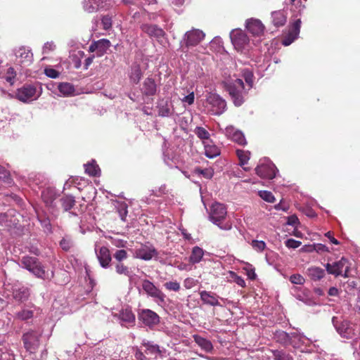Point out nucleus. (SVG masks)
<instances>
[{"mask_svg":"<svg viewBox=\"0 0 360 360\" xmlns=\"http://www.w3.org/2000/svg\"><path fill=\"white\" fill-rule=\"evenodd\" d=\"M21 266L26 269L36 277L45 279L46 271L39 260L32 256H23L20 259Z\"/></svg>","mask_w":360,"mask_h":360,"instance_id":"nucleus-1","label":"nucleus"},{"mask_svg":"<svg viewBox=\"0 0 360 360\" xmlns=\"http://www.w3.org/2000/svg\"><path fill=\"white\" fill-rule=\"evenodd\" d=\"M41 93V87L38 85L26 84L16 90L15 98L23 103H29L37 100Z\"/></svg>","mask_w":360,"mask_h":360,"instance_id":"nucleus-2","label":"nucleus"},{"mask_svg":"<svg viewBox=\"0 0 360 360\" xmlns=\"http://www.w3.org/2000/svg\"><path fill=\"white\" fill-rule=\"evenodd\" d=\"M205 108L212 115H221L226 108V103L216 94H209L206 98Z\"/></svg>","mask_w":360,"mask_h":360,"instance_id":"nucleus-3","label":"nucleus"},{"mask_svg":"<svg viewBox=\"0 0 360 360\" xmlns=\"http://www.w3.org/2000/svg\"><path fill=\"white\" fill-rule=\"evenodd\" d=\"M226 89L236 106L239 107L244 103V83L241 79L226 84Z\"/></svg>","mask_w":360,"mask_h":360,"instance_id":"nucleus-4","label":"nucleus"},{"mask_svg":"<svg viewBox=\"0 0 360 360\" xmlns=\"http://www.w3.org/2000/svg\"><path fill=\"white\" fill-rule=\"evenodd\" d=\"M227 211L226 207L224 204L219 202L214 203L210 208V220L221 229L229 230L231 225L226 224L224 226H221V223L225 219Z\"/></svg>","mask_w":360,"mask_h":360,"instance_id":"nucleus-5","label":"nucleus"},{"mask_svg":"<svg viewBox=\"0 0 360 360\" xmlns=\"http://www.w3.org/2000/svg\"><path fill=\"white\" fill-rule=\"evenodd\" d=\"M348 264V260L345 257H342L341 259L333 264L327 263L325 267L330 274L335 275V276L341 275L345 278H348L350 276Z\"/></svg>","mask_w":360,"mask_h":360,"instance_id":"nucleus-6","label":"nucleus"},{"mask_svg":"<svg viewBox=\"0 0 360 360\" xmlns=\"http://www.w3.org/2000/svg\"><path fill=\"white\" fill-rule=\"evenodd\" d=\"M231 42L238 51H243L249 44V37L240 29H235L230 33Z\"/></svg>","mask_w":360,"mask_h":360,"instance_id":"nucleus-7","label":"nucleus"},{"mask_svg":"<svg viewBox=\"0 0 360 360\" xmlns=\"http://www.w3.org/2000/svg\"><path fill=\"white\" fill-rule=\"evenodd\" d=\"M40 334L35 331H30L22 336L24 346L27 351L34 353L39 346Z\"/></svg>","mask_w":360,"mask_h":360,"instance_id":"nucleus-8","label":"nucleus"},{"mask_svg":"<svg viewBox=\"0 0 360 360\" xmlns=\"http://www.w3.org/2000/svg\"><path fill=\"white\" fill-rule=\"evenodd\" d=\"M95 252L100 265L104 269L108 268L112 261L109 249L105 246H102L99 249L96 248Z\"/></svg>","mask_w":360,"mask_h":360,"instance_id":"nucleus-9","label":"nucleus"},{"mask_svg":"<svg viewBox=\"0 0 360 360\" xmlns=\"http://www.w3.org/2000/svg\"><path fill=\"white\" fill-rule=\"evenodd\" d=\"M256 174L262 179H272L276 176L275 167L270 163L259 165L255 168Z\"/></svg>","mask_w":360,"mask_h":360,"instance_id":"nucleus-10","label":"nucleus"},{"mask_svg":"<svg viewBox=\"0 0 360 360\" xmlns=\"http://www.w3.org/2000/svg\"><path fill=\"white\" fill-rule=\"evenodd\" d=\"M138 316L139 319L149 328H152L155 325L158 319L157 314L150 309H141Z\"/></svg>","mask_w":360,"mask_h":360,"instance_id":"nucleus-11","label":"nucleus"},{"mask_svg":"<svg viewBox=\"0 0 360 360\" xmlns=\"http://www.w3.org/2000/svg\"><path fill=\"white\" fill-rule=\"evenodd\" d=\"M111 44L108 39H102L96 41H94L89 47V52H96L97 56H101L110 48Z\"/></svg>","mask_w":360,"mask_h":360,"instance_id":"nucleus-12","label":"nucleus"},{"mask_svg":"<svg viewBox=\"0 0 360 360\" xmlns=\"http://www.w3.org/2000/svg\"><path fill=\"white\" fill-rule=\"evenodd\" d=\"M247 30L254 36H260L264 32V25L258 19L250 18L246 22Z\"/></svg>","mask_w":360,"mask_h":360,"instance_id":"nucleus-13","label":"nucleus"},{"mask_svg":"<svg viewBox=\"0 0 360 360\" xmlns=\"http://www.w3.org/2000/svg\"><path fill=\"white\" fill-rule=\"evenodd\" d=\"M336 330L344 338L351 339L355 335L352 324L347 321H343L339 325L336 326Z\"/></svg>","mask_w":360,"mask_h":360,"instance_id":"nucleus-14","label":"nucleus"},{"mask_svg":"<svg viewBox=\"0 0 360 360\" xmlns=\"http://www.w3.org/2000/svg\"><path fill=\"white\" fill-rule=\"evenodd\" d=\"M155 253V249L148 245H141L134 250V256L137 258L149 260Z\"/></svg>","mask_w":360,"mask_h":360,"instance_id":"nucleus-15","label":"nucleus"},{"mask_svg":"<svg viewBox=\"0 0 360 360\" xmlns=\"http://www.w3.org/2000/svg\"><path fill=\"white\" fill-rule=\"evenodd\" d=\"M226 136L240 145H245L246 141L243 134L236 129L233 126H229L225 129Z\"/></svg>","mask_w":360,"mask_h":360,"instance_id":"nucleus-16","label":"nucleus"},{"mask_svg":"<svg viewBox=\"0 0 360 360\" xmlns=\"http://www.w3.org/2000/svg\"><path fill=\"white\" fill-rule=\"evenodd\" d=\"M186 36V46H195L203 39L204 34L198 30H195L188 32Z\"/></svg>","mask_w":360,"mask_h":360,"instance_id":"nucleus-17","label":"nucleus"},{"mask_svg":"<svg viewBox=\"0 0 360 360\" xmlns=\"http://www.w3.org/2000/svg\"><path fill=\"white\" fill-rule=\"evenodd\" d=\"M301 27V20L297 19L291 26L288 36L283 40L284 46H289L297 37Z\"/></svg>","mask_w":360,"mask_h":360,"instance_id":"nucleus-18","label":"nucleus"},{"mask_svg":"<svg viewBox=\"0 0 360 360\" xmlns=\"http://www.w3.org/2000/svg\"><path fill=\"white\" fill-rule=\"evenodd\" d=\"M16 57L20 59L19 62L22 64L29 65L32 63L33 54L31 50L25 46L19 48L16 53Z\"/></svg>","mask_w":360,"mask_h":360,"instance_id":"nucleus-19","label":"nucleus"},{"mask_svg":"<svg viewBox=\"0 0 360 360\" xmlns=\"http://www.w3.org/2000/svg\"><path fill=\"white\" fill-rule=\"evenodd\" d=\"M107 0H84V9L88 13H93L99 8H104Z\"/></svg>","mask_w":360,"mask_h":360,"instance_id":"nucleus-20","label":"nucleus"},{"mask_svg":"<svg viewBox=\"0 0 360 360\" xmlns=\"http://www.w3.org/2000/svg\"><path fill=\"white\" fill-rule=\"evenodd\" d=\"M200 300L204 304H209L213 307L220 306V303L218 301V296L216 294L202 290L200 292Z\"/></svg>","mask_w":360,"mask_h":360,"instance_id":"nucleus-21","label":"nucleus"},{"mask_svg":"<svg viewBox=\"0 0 360 360\" xmlns=\"http://www.w3.org/2000/svg\"><path fill=\"white\" fill-rule=\"evenodd\" d=\"M42 199L47 207L53 209V202L57 198L56 192L53 188H46L41 193Z\"/></svg>","mask_w":360,"mask_h":360,"instance_id":"nucleus-22","label":"nucleus"},{"mask_svg":"<svg viewBox=\"0 0 360 360\" xmlns=\"http://www.w3.org/2000/svg\"><path fill=\"white\" fill-rule=\"evenodd\" d=\"M13 298L19 302H25L30 297V290L27 287L15 288L13 290Z\"/></svg>","mask_w":360,"mask_h":360,"instance_id":"nucleus-23","label":"nucleus"},{"mask_svg":"<svg viewBox=\"0 0 360 360\" xmlns=\"http://www.w3.org/2000/svg\"><path fill=\"white\" fill-rule=\"evenodd\" d=\"M307 275L313 281H319L325 276V271L321 267L311 266L307 269Z\"/></svg>","mask_w":360,"mask_h":360,"instance_id":"nucleus-24","label":"nucleus"},{"mask_svg":"<svg viewBox=\"0 0 360 360\" xmlns=\"http://www.w3.org/2000/svg\"><path fill=\"white\" fill-rule=\"evenodd\" d=\"M271 18L272 22L276 27L283 26L286 22V16L283 11L272 12Z\"/></svg>","mask_w":360,"mask_h":360,"instance_id":"nucleus-25","label":"nucleus"},{"mask_svg":"<svg viewBox=\"0 0 360 360\" xmlns=\"http://www.w3.org/2000/svg\"><path fill=\"white\" fill-rule=\"evenodd\" d=\"M193 338L195 343L205 351L210 352L212 350L213 346L210 340L198 335H194Z\"/></svg>","mask_w":360,"mask_h":360,"instance_id":"nucleus-26","label":"nucleus"},{"mask_svg":"<svg viewBox=\"0 0 360 360\" xmlns=\"http://www.w3.org/2000/svg\"><path fill=\"white\" fill-rule=\"evenodd\" d=\"M203 255V250L198 246H195L192 249L191 254L189 257V262L192 264L198 263L201 261Z\"/></svg>","mask_w":360,"mask_h":360,"instance_id":"nucleus-27","label":"nucleus"},{"mask_svg":"<svg viewBox=\"0 0 360 360\" xmlns=\"http://www.w3.org/2000/svg\"><path fill=\"white\" fill-rule=\"evenodd\" d=\"M61 206L65 212L70 211L75 205V198L72 195H65L60 199Z\"/></svg>","mask_w":360,"mask_h":360,"instance_id":"nucleus-28","label":"nucleus"},{"mask_svg":"<svg viewBox=\"0 0 360 360\" xmlns=\"http://www.w3.org/2000/svg\"><path fill=\"white\" fill-rule=\"evenodd\" d=\"M142 31L150 38H158V27L156 25L144 23L141 26Z\"/></svg>","mask_w":360,"mask_h":360,"instance_id":"nucleus-29","label":"nucleus"},{"mask_svg":"<svg viewBox=\"0 0 360 360\" xmlns=\"http://www.w3.org/2000/svg\"><path fill=\"white\" fill-rule=\"evenodd\" d=\"M236 154L239 160V165L243 167L244 170L249 171L250 167H244V165L248 163L250 159V153L243 150H237Z\"/></svg>","mask_w":360,"mask_h":360,"instance_id":"nucleus-30","label":"nucleus"},{"mask_svg":"<svg viewBox=\"0 0 360 360\" xmlns=\"http://www.w3.org/2000/svg\"><path fill=\"white\" fill-rule=\"evenodd\" d=\"M143 290L152 297H158V288L156 286L148 280L143 281L142 283Z\"/></svg>","mask_w":360,"mask_h":360,"instance_id":"nucleus-31","label":"nucleus"},{"mask_svg":"<svg viewBox=\"0 0 360 360\" xmlns=\"http://www.w3.org/2000/svg\"><path fill=\"white\" fill-rule=\"evenodd\" d=\"M37 218L43 228V231L47 234L51 233L52 226L50 219L44 214H38Z\"/></svg>","mask_w":360,"mask_h":360,"instance_id":"nucleus-32","label":"nucleus"},{"mask_svg":"<svg viewBox=\"0 0 360 360\" xmlns=\"http://www.w3.org/2000/svg\"><path fill=\"white\" fill-rule=\"evenodd\" d=\"M58 90L63 95L68 96L74 93L75 88L72 84L65 82L58 85Z\"/></svg>","mask_w":360,"mask_h":360,"instance_id":"nucleus-33","label":"nucleus"},{"mask_svg":"<svg viewBox=\"0 0 360 360\" xmlns=\"http://www.w3.org/2000/svg\"><path fill=\"white\" fill-rule=\"evenodd\" d=\"M156 84L154 80L147 79L144 82V92L148 95H153L155 93Z\"/></svg>","mask_w":360,"mask_h":360,"instance_id":"nucleus-34","label":"nucleus"},{"mask_svg":"<svg viewBox=\"0 0 360 360\" xmlns=\"http://www.w3.org/2000/svg\"><path fill=\"white\" fill-rule=\"evenodd\" d=\"M205 154L209 158H213L220 154L219 149L215 146H205Z\"/></svg>","mask_w":360,"mask_h":360,"instance_id":"nucleus-35","label":"nucleus"},{"mask_svg":"<svg viewBox=\"0 0 360 360\" xmlns=\"http://www.w3.org/2000/svg\"><path fill=\"white\" fill-rule=\"evenodd\" d=\"M141 77V71L139 65H135L131 67L130 79L134 83H138Z\"/></svg>","mask_w":360,"mask_h":360,"instance_id":"nucleus-36","label":"nucleus"},{"mask_svg":"<svg viewBox=\"0 0 360 360\" xmlns=\"http://www.w3.org/2000/svg\"><path fill=\"white\" fill-rule=\"evenodd\" d=\"M60 246L64 251L68 252L74 246V241L70 237L65 236L60 241Z\"/></svg>","mask_w":360,"mask_h":360,"instance_id":"nucleus-37","label":"nucleus"},{"mask_svg":"<svg viewBox=\"0 0 360 360\" xmlns=\"http://www.w3.org/2000/svg\"><path fill=\"white\" fill-rule=\"evenodd\" d=\"M85 172L89 176H96L98 174L100 169L98 166L94 163H88L84 165Z\"/></svg>","mask_w":360,"mask_h":360,"instance_id":"nucleus-38","label":"nucleus"},{"mask_svg":"<svg viewBox=\"0 0 360 360\" xmlns=\"http://www.w3.org/2000/svg\"><path fill=\"white\" fill-rule=\"evenodd\" d=\"M115 271L118 274H123L128 277L131 276V271L122 262H116Z\"/></svg>","mask_w":360,"mask_h":360,"instance_id":"nucleus-39","label":"nucleus"},{"mask_svg":"<svg viewBox=\"0 0 360 360\" xmlns=\"http://www.w3.org/2000/svg\"><path fill=\"white\" fill-rule=\"evenodd\" d=\"M194 173L196 174H202L205 178L210 179L214 175V171L211 168L201 169L196 167L194 169Z\"/></svg>","mask_w":360,"mask_h":360,"instance_id":"nucleus-40","label":"nucleus"},{"mask_svg":"<svg viewBox=\"0 0 360 360\" xmlns=\"http://www.w3.org/2000/svg\"><path fill=\"white\" fill-rule=\"evenodd\" d=\"M278 341L285 345H289L291 344V338L288 333L284 331L278 332L276 335Z\"/></svg>","mask_w":360,"mask_h":360,"instance_id":"nucleus-41","label":"nucleus"},{"mask_svg":"<svg viewBox=\"0 0 360 360\" xmlns=\"http://www.w3.org/2000/svg\"><path fill=\"white\" fill-rule=\"evenodd\" d=\"M194 131L197 136L202 140L210 139V133L204 127H197Z\"/></svg>","mask_w":360,"mask_h":360,"instance_id":"nucleus-42","label":"nucleus"},{"mask_svg":"<svg viewBox=\"0 0 360 360\" xmlns=\"http://www.w3.org/2000/svg\"><path fill=\"white\" fill-rule=\"evenodd\" d=\"M128 257V254L124 250H117L113 254V258L116 262H122Z\"/></svg>","mask_w":360,"mask_h":360,"instance_id":"nucleus-43","label":"nucleus"},{"mask_svg":"<svg viewBox=\"0 0 360 360\" xmlns=\"http://www.w3.org/2000/svg\"><path fill=\"white\" fill-rule=\"evenodd\" d=\"M259 195L265 201L268 202H274L275 198L272 193L268 191H259Z\"/></svg>","mask_w":360,"mask_h":360,"instance_id":"nucleus-44","label":"nucleus"},{"mask_svg":"<svg viewBox=\"0 0 360 360\" xmlns=\"http://www.w3.org/2000/svg\"><path fill=\"white\" fill-rule=\"evenodd\" d=\"M16 76V72L13 68H8L6 71V74L5 76V79L6 82H9L11 85L13 84L14 80Z\"/></svg>","mask_w":360,"mask_h":360,"instance_id":"nucleus-45","label":"nucleus"},{"mask_svg":"<svg viewBox=\"0 0 360 360\" xmlns=\"http://www.w3.org/2000/svg\"><path fill=\"white\" fill-rule=\"evenodd\" d=\"M16 316L22 321L28 320L33 316V311L31 310H22L17 313Z\"/></svg>","mask_w":360,"mask_h":360,"instance_id":"nucleus-46","label":"nucleus"},{"mask_svg":"<svg viewBox=\"0 0 360 360\" xmlns=\"http://www.w3.org/2000/svg\"><path fill=\"white\" fill-rule=\"evenodd\" d=\"M143 345L146 347L145 353L146 354H155L158 352V346L150 344L149 342H143Z\"/></svg>","mask_w":360,"mask_h":360,"instance_id":"nucleus-47","label":"nucleus"},{"mask_svg":"<svg viewBox=\"0 0 360 360\" xmlns=\"http://www.w3.org/2000/svg\"><path fill=\"white\" fill-rule=\"evenodd\" d=\"M290 281L293 284L303 285L305 279L302 275L295 274L290 276Z\"/></svg>","mask_w":360,"mask_h":360,"instance_id":"nucleus-48","label":"nucleus"},{"mask_svg":"<svg viewBox=\"0 0 360 360\" xmlns=\"http://www.w3.org/2000/svg\"><path fill=\"white\" fill-rule=\"evenodd\" d=\"M275 360H293L292 357L285 352L277 351L274 354Z\"/></svg>","mask_w":360,"mask_h":360,"instance_id":"nucleus-49","label":"nucleus"},{"mask_svg":"<svg viewBox=\"0 0 360 360\" xmlns=\"http://www.w3.org/2000/svg\"><path fill=\"white\" fill-rule=\"evenodd\" d=\"M164 286L168 290L177 292L180 289V284L177 281H169L164 284Z\"/></svg>","mask_w":360,"mask_h":360,"instance_id":"nucleus-50","label":"nucleus"},{"mask_svg":"<svg viewBox=\"0 0 360 360\" xmlns=\"http://www.w3.org/2000/svg\"><path fill=\"white\" fill-rule=\"evenodd\" d=\"M251 245L255 250L259 252L263 251L266 248V243L262 240H253Z\"/></svg>","mask_w":360,"mask_h":360,"instance_id":"nucleus-51","label":"nucleus"},{"mask_svg":"<svg viewBox=\"0 0 360 360\" xmlns=\"http://www.w3.org/2000/svg\"><path fill=\"white\" fill-rule=\"evenodd\" d=\"M302 243L300 241L296 240L293 238H289L285 242V245L288 248H297L301 245Z\"/></svg>","mask_w":360,"mask_h":360,"instance_id":"nucleus-52","label":"nucleus"},{"mask_svg":"<svg viewBox=\"0 0 360 360\" xmlns=\"http://www.w3.org/2000/svg\"><path fill=\"white\" fill-rule=\"evenodd\" d=\"M198 280L193 278H187L184 281V286L186 289H191L198 284Z\"/></svg>","mask_w":360,"mask_h":360,"instance_id":"nucleus-53","label":"nucleus"},{"mask_svg":"<svg viewBox=\"0 0 360 360\" xmlns=\"http://www.w3.org/2000/svg\"><path fill=\"white\" fill-rule=\"evenodd\" d=\"M122 319L126 322L131 323L135 320V316L130 311H126L122 314Z\"/></svg>","mask_w":360,"mask_h":360,"instance_id":"nucleus-54","label":"nucleus"},{"mask_svg":"<svg viewBox=\"0 0 360 360\" xmlns=\"http://www.w3.org/2000/svg\"><path fill=\"white\" fill-rule=\"evenodd\" d=\"M45 75L50 78H57L59 76V72L53 68H45Z\"/></svg>","mask_w":360,"mask_h":360,"instance_id":"nucleus-55","label":"nucleus"},{"mask_svg":"<svg viewBox=\"0 0 360 360\" xmlns=\"http://www.w3.org/2000/svg\"><path fill=\"white\" fill-rule=\"evenodd\" d=\"M101 22L103 24V29L105 30H108L112 26V20L108 15L103 16L102 18Z\"/></svg>","mask_w":360,"mask_h":360,"instance_id":"nucleus-56","label":"nucleus"},{"mask_svg":"<svg viewBox=\"0 0 360 360\" xmlns=\"http://www.w3.org/2000/svg\"><path fill=\"white\" fill-rule=\"evenodd\" d=\"M56 48V45L53 44V42H46L44 44L43 46V53L44 54H48L51 51H53Z\"/></svg>","mask_w":360,"mask_h":360,"instance_id":"nucleus-57","label":"nucleus"},{"mask_svg":"<svg viewBox=\"0 0 360 360\" xmlns=\"http://www.w3.org/2000/svg\"><path fill=\"white\" fill-rule=\"evenodd\" d=\"M10 179V173L3 166L0 165V179L7 181Z\"/></svg>","mask_w":360,"mask_h":360,"instance_id":"nucleus-58","label":"nucleus"},{"mask_svg":"<svg viewBox=\"0 0 360 360\" xmlns=\"http://www.w3.org/2000/svg\"><path fill=\"white\" fill-rule=\"evenodd\" d=\"M112 243L117 248H124L127 242L122 239L114 238L112 240Z\"/></svg>","mask_w":360,"mask_h":360,"instance_id":"nucleus-59","label":"nucleus"},{"mask_svg":"<svg viewBox=\"0 0 360 360\" xmlns=\"http://www.w3.org/2000/svg\"><path fill=\"white\" fill-rule=\"evenodd\" d=\"M234 276L233 277L234 278V281L240 286L245 287V281L244 279L239 276H237L235 273L231 272Z\"/></svg>","mask_w":360,"mask_h":360,"instance_id":"nucleus-60","label":"nucleus"},{"mask_svg":"<svg viewBox=\"0 0 360 360\" xmlns=\"http://www.w3.org/2000/svg\"><path fill=\"white\" fill-rule=\"evenodd\" d=\"M314 249L317 252H329L328 248L321 243L314 245Z\"/></svg>","mask_w":360,"mask_h":360,"instance_id":"nucleus-61","label":"nucleus"},{"mask_svg":"<svg viewBox=\"0 0 360 360\" xmlns=\"http://www.w3.org/2000/svg\"><path fill=\"white\" fill-rule=\"evenodd\" d=\"M170 114L171 110L167 104L166 105V106H162V108L159 110V115L168 116Z\"/></svg>","mask_w":360,"mask_h":360,"instance_id":"nucleus-62","label":"nucleus"},{"mask_svg":"<svg viewBox=\"0 0 360 360\" xmlns=\"http://www.w3.org/2000/svg\"><path fill=\"white\" fill-rule=\"evenodd\" d=\"M194 98H195L194 93L191 92L188 96H186L184 98L183 101L185 103H187L188 105H191L194 102Z\"/></svg>","mask_w":360,"mask_h":360,"instance_id":"nucleus-63","label":"nucleus"},{"mask_svg":"<svg viewBox=\"0 0 360 360\" xmlns=\"http://www.w3.org/2000/svg\"><path fill=\"white\" fill-rule=\"evenodd\" d=\"M299 223V219L297 216L291 215L288 219V224L289 225L295 226Z\"/></svg>","mask_w":360,"mask_h":360,"instance_id":"nucleus-64","label":"nucleus"}]
</instances>
